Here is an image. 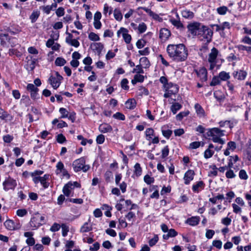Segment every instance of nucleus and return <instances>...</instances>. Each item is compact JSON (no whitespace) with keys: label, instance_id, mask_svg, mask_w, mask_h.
I'll list each match as a JSON object with an SVG mask.
<instances>
[{"label":"nucleus","instance_id":"obj_1","mask_svg":"<svg viewBox=\"0 0 251 251\" xmlns=\"http://www.w3.org/2000/svg\"><path fill=\"white\" fill-rule=\"evenodd\" d=\"M167 52L170 58L176 62H182L187 58L188 50L183 44L169 45Z\"/></svg>","mask_w":251,"mask_h":251},{"label":"nucleus","instance_id":"obj_2","mask_svg":"<svg viewBox=\"0 0 251 251\" xmlns=\"http://www.w3.org/2000/svg\"><path fill=\"white\" fill-rule=\"evenodd\" d=\"M212 34L213 32L211 29L206 26L201 25L197 35L201 40H204L209 42L211 41Z\"/></svg>","mask_w":251,"mask_h":251},{"label":"nucleus","instance_id":"obj_3","mask_svg":"<svg viewBox=\"0 0 251 251\" xmlns=\"http://www.w3.org/2000/svg\"><path fill=\"white\" fill-rule=\"evenodd\" d=\"M85 159L83 157L75 160L73 163L74 171L76 172L81 170L84 172H86L89 169V166L85 165Z\"/></svg>","mask_w":251,"mask_h":251},{"label":"nucleus","instance_id":"obj_4","mask_svg":"<svg viewBox=\"0 0 251 251\" xmlns=\"http://www.w3.org/2000/svg\"><path fill=\"white\" fill-rule=\"evenodd\" d=\"M62 79V76L59 74L58 72H55L54 74L50 75L49 81L52 87L56 89L60 86Z\"/></svg>","mask_w":251,"mask_h":251},{"label":"nucleus","instance_id":"obj_5","mask_svg":"<svg viewBox=\"0 0 251 251\" xmlns=\"http://www.w3.org/2000/svg\"><path fill=\"white\" fill-rule=\"evenodd\" d=\"M80 185L77 182L75 181L72 182L71 181L69 182L68 183L65 185L63 188V192L64 194L67 197L71 196L72 192L75 188V187H80Z\"/></svg>","mask_w":251,"mask_h":251},{"label":"nucleus","instance_id":"obj_6","mask_svg":"<svg viewBox=\"0 0 251 251\" xmlns=\"http://www.w3.org/2000/svg\"><path fill=\"white\" fill-rule=\"evenodd\" d=\"M165 88L166 91L164 97L166 98L170 97L172 95L177 93L178 90L177 86L171 82L167 84Z\"/></svg>","mask_w":251,"mask_h":251},{"label":"nucleus","instance_id":"obj_7","mask_svg":"<svg viewBox=\"0 0 251 251\" xmlns=\"http://www.w3.org/2000/svg\"><path fill=\"white\" fill-rule=\"evenodd\" d=\"M3 189L5 191L14 190L17 186L16 181L11 177L6 179L2 183Z\"/></svg>","mask_w":251,"mask_h":251},{"label":"nucleus","instance_id":"obj_8","mask_svg":"<svg viewBox=\"0 0 251 251\" xmlns=\"http://www.w3.org/2000/svg\"><path fill=\"white\" fill-rule=\"evenodd\" d=\"M4 225L6 229L9 230H14L19 229L21 228V225L17 221H14L11 220H7L4 223Z\"/></svg>","mask_w":251,"mask_h":251},{"label":"nucleus","instance_id":"obj_9","mask_svg":"<svg viewBox=\"0 0 251 251\" xmlns=\"http://www.w3.org/2000/svg\"><path fill=\"white\" fill-rule=\"evenodd\" d=\"M56 167V170L55 172L56 174L58 175L61 174L63 177H65L67 179L70 178V175L68 171L64 168V164L62 162H58Z\"/></svg>","mask_w":251,"mask_h":251},{"label":"nucleus","instance_id":"obj_10","mask_svg":"<svg viewBox=\"0 0 251 251\" xmlns=\"http://www.w3.org/2000/svg\"><path fill=\"white\" fill-rule=\"evenodd\" d=\"M201 25V24L197 22L192 23L187 25V28L192 35H198Z\"/></svg>","mask_w":251,"mask_h":251},{"label":"nucleus","instance_id":"obj_11","mask_svg":"<svg viewBox=\"0 0 251 251\" xmlns=\"http://www.w3.org/2000/svg\"><path fill=\"white\" fill-rule=\"evenodd\" d=\"M206 135L208 137H221L224 135V131L218 128H213L209 129L206 132Z\"/></svg>","mask_w":251,"mask_h":251},{"label":"nucleus","instance_id":"obj_12","mask_svg":"<svg viewBox=\"0 0 251 251\" xmlns=\"http://www.w3.org/2000/svg\"><path fill=\"white\" fill-rule=\"evenodd\" d=\"M121 33L122 34V36L126 44H129L131 41V37L130 34H128V30L124 27H121L117 31L118 37H120V35Z\"/></svg>","mask_w":251,"mask_h":251},{"label":"nucleus","instance_id":"obj_13","mask_svg":"<svg viewBox=\"0 0 251 251\" xmlns=\"http://www.w3.org/2000/svg\"><path fill=\"white\" fill-rule=\"evenodd\" d=\"M195 172L192 170H188L184 174V183L186 185H188L190 183V181H192L195 176Z\"/></svg>","mask_w":251,"mask_h":251},{"label":"nucleus","instance_id":"obj_14","mask_svg":"<svg viewBox=\"0 0 251 251\" xmlns=\"http://www.w3.org/2000/svg\"><path fill=\"white\" fill-rule=\"evenodd\" d=\"M198 76L200 78L201 82H204L207 79V70L204 68H201L196 71Z\"/></svg>","mask_w":251,"mask_h":251},{"label":"nucleus","instance_id":"obj_15","mask_svg":"<svg viewBox=\"0 0 251 251\" xmlns=\"http://www.w3.org/2000/svg\"><path fill=\"white\" fill-rule=\"evenodd\" d=\"M171 32L168 29L164 28L160 30L159 38L163 41H166L170 36Z\"/></svg>","mask_w":251,"mask_h":251},{"label":"nucleus","instance_id":"obj_16","mask_svg":"<svg viewBox=\"0 0 251 251\" xmlns=\"http://www.w3.org/2000/svg\"><path fill=\"white\" fill-rule=\"evenodd\" d=\"M91 48L100 55L103 49V45L101 43H93L90 45Z\"/></svg>","mask_w":251,"mask_h":251},{"label":"nucleus","instance_id":"obj_17","mask_svg":"<svg viewBox=\"0 0 251 251\" xmlns=\"http://www.w3.org/2000/svg\"><path fill=\"white\" fill-rule=\"evenodd\" d=\"M219 51L217 49L215 48H213L211 50L210 53L208 55V62H216V60Z\"/></svg>","mask_w":251,"mask_h":251},{"label":"nucleus","instance_id":"obj_18","mask_svg":"<svg viewBox=\"0 0 251 251\" xmlns=\"http://www.w3.org/2000/svg\"><path fill=\"white\" fill-rule=\"evenodd\" d=\"M247 75V72L242 70L234 72L233 73L234 77L238 79V80H244L246 77Z\"/></svg>","mask_w":251,"mask_h":251},{"label":"nucleus","instance_id":"obj_19","mask_svg":"<svg viewBox=\"0 0 251 251\" xmlns=\"http://www.w3.org/2000/svg\"><path fill=\"white\" fill-rule=\"evenodd\" d=\"M200 220V218L199 217H192L191 218L187 219V220L186 221V223L192 226H197L199 223Z\"/></svg>","mask_w":251,"mask_h":251},{"label":"nucleus","instance_id":"obj_20","mask_svg":"<svg viewBox=\"0 0 251 251\" xmlns=\"http://www.w3.org/2000/svg\"><path fill=\"white\" fill-rule=\"evenodd\" d=\"M99 130L102 133H107L112 131V128L111 126L107 124L103 123L99 126Z\"/></svg>","mask_w":251,"mask_h":251},{"label":"nucleus","instance_id":"obj_21","mask_svg":"<svg viewBox=\"0 0 251 251\" xmlns=\"http://www.w3.org/2000/svg\"><path fill=\"white\" fill-rule=\"evenodd\" d=\"M26 89L28 91L30 92L31 97L33 98H35L38 89L33 84H28Z\"/></svg>","mask_w":251,"mask_h":251},{"label":"nucleus","instance_id":"obj_22","mask_svg":"<svg viewBox=\"0 0 251 251\" xmlns=\"http://www.w3.org/2000/svg\"><path fill=\"white\" fill-rule=\"evenodd\" d=\"M204 187V184L203 181H200L196 184L193 185L192 190L195 192H199L201 190L203 189Z\"/></svg>","mask_w":251,"mask_h":251},{"label":"nucleus","instance_id":"obj_23","mask_svg":"<svg viewBox=\"0 0 251 251\" xmlns=\"http://www.w3.org/2000/svg\"><path fill=\"white\" fill-rule=\"evenodd\" d=\"M125 105L127 108L133 109L136 106V102L134 99H129L126 101Z\"/></svg>","mask_w":251,"mask_h":251},{"label":"nucleus","instance_id":"obj_24","mask_svg":"<svg viewBox=\"0 0 251 251\" xmlns=\"http://www.w3.org/2000/svg\"><path fill=\"white\" fill-rule=\"evenodd\" d=\"M92 230V226L88 222L85 223L81 227V232H87Z\"/></svg>","mask_w":251,"mask_h":251},{"label":"nucleus","instance_id":"obj_25","mask_svg":"<svg viewBox=\"0 0 251 251\" xmlns=\"http://www.w3.org/2000/svg\"><path fill=\"white\" fill-rule=\"evenodd\" d=\"M181 14L183 17L187 19H192L194 17V13L193 12L189 10H184L182 11Z\"/></svg>","mask_w":251,"mask_h":251},{"label":"nucleus","instance_id":"obj_26","mask_svg":"<svg viewBox=\"0 0 251 251\" xmlns=\"http://www.w3.org/2000/svg\"><path fill=\"white\" fill-rule=\"evenodd\" d=\"M218 76L221 80L222 81H226L230 78L229 74L225 71L220 72Z\"/></svg>","mask_w":251,"mask_h":251},{"label":"nucleus","instance_id":"obj_27","mask_svg":"<svg viewBox=\"0 0 251 251\" xmlns=\"http://www.w3.org/2000/svg\"><path fill=\"white\" fill-rule=\"evenodd\" d=\"M195 108L197 114L199 115V116L201 117L204 116V110L199 104L196 103L195 105Z\"/></svg>","mask_w":251,"mask_h":251},{"label":"nucleus","instance_id":"obj_28","mask_svg":"<svg viewBox=\"0 0 251 251\" xmlns=\"http://www.w3.org/2000/svg\"><path fill=\"white\" fill-rule=\"evenodd\" d=\"M182 106L178 102L174 103L171 107V110L174 114H175L177 111L181 109Z\"/></svg>","mask_w":251,"mask_h":251},{"label":"nucleus","instance_id":"obj_29","mask_svg":"<svg viewBox=\"0 0 251 251\" xmlns=\"http://www.w3.org/2000/svg\"><path fill=\"white\" fill-rule=\"evenodd\" d=\"M114 16L115 19L118 21H121L123 18L122 13L120 10L118 9H115L114 10Z\"/></svg>","mask_w":251,"mask_h":251},{"label":"nucleus","instance_id":"obj_30","mask_svg":"<svg viewBox=\"0 0 251 251\" xmlns=\"http://www.w3.org/2000/svg\"><path fill=\"white\" fill-rule=\"evenodd\" d=\"M147 139L150 140L152 139L154 134V130L152 128H148L145 131Z\"/></svg>","mask_w":251,"mask_h":251},{"label":"nucleus","instance_id":"obj_31","mask_svg":"<svg viewBox=\"0 0 251 251\" xmlns=\"http://www.w3.org/2000/svg\"><path fill=\"white\" fill-rule=\"evenodd\" d=\"M134 174L138 176H140L141 175L142 172V170L140 166V164L138 163H136L135 164V165H134Z\"/></svg>","mask_w":251,"mask_h":251},{"label":"nucleus","instance_id":"obj_32","mask_svg":"<svg viewBox=\"0 0 251 251\" xmlns=\"http://www.w3.org/2000/svg\"><path fill=\"white\" fill-rule=\"evenodd\" d=\"M48 177V176L45 175H44V176L41 177V178H40L41 179L40 182L45 188H48L49 185V183L47 181Z\"/></svg>","mask_w":251,"mask_h":251},{"label":"nucleus","instance_id":"obj_33","mask_svg":"<svg viewBox=\"0 0 251 251\" xmlns=\"http://www.w3.org/2000/svg\"><path fill=\"white\" fill-rule=\"evenodd\" d=\"M220 126L221 127H229L230 128H231L233 126V124L232 123H231L229 121H222L220 122L219 123Z\"/></svg>","mask_w":251,"mask_h":251},{"label":"nucleus","instance_id":"obj_34","mask_svg":"<svg viewBox=\"0 0 251 251\" xmlns=\"http://www.w3.org/2000/svg\"><path fill=\"white\" fill-rule=\"evenodd\" d=\"M35 61L32 59L29 60L27 61L26 65V69L29 71H32L35 68Z\"/></svg>","mask_w":251,"mask_h":251},{"label":"nucleus","instance_id":"obj_35","mask_svg":"<svg viewBox=\"0 0 251 251\" xmlns=\"http://www.w3.org/2000/svg\"><path fill=\"white\" fill-rule=\"evenodd\" d=\"M89 39L93 41H98L100 40L99 35L94 32H90L88 35Z\"/></svg>","mask_w":251,"mask_h":251},{"label":"nucleus","instance_id":"obj_36","mask_svg":"<svg viewBox=\"0 0 251 251\" xmlns=\"http://www.w3.org/2000/svg\"><path fill=\"white\" fill-rule=\"evenodd\" d=\"M66 61V60L61 57H57L55 61V64L58 66H63Z\"/></svg>","mask_w":251,"mask_h":251},{"label":"nucleus","instance_id":"obj_37","mask_svg":"<svg viewBox=\"0 0 251 251\" xmlns=\"http://www.w3.org/2000/svg\"><path fill=\"white\" fill-rule=\"evenodd\" d=\"M237 48L240 50H246L249 53H251V47L239 45L237 46Z\"/></svg>","mask_w":251,"mask_h":251},{"label":"nucleus","instance_id":"obj_38","mask_svg":"<svg viewBox=\"0 0 251 251\" xmlns=\"http://www.w3.org/2000/svg\"><path fill=\"white\" fill-rule=\"evenodd\" d=\"M227 10V7L225 6H221L217 9V11L220 15H225Z\"/></svg>","mask_w":251,"mask_h":251},{"label":"nucleus","instance_id":"obj_39","mask_svg":"<svg viewBox=\"0 0 251 251\" xmlns=\"http://www.w3.org/2000/svg\"><path fill=\"white\" fill-rule=\"evenodd\" d=\"M214 151L209 149H206L204 152V157L205 158L207 159L211 157L213 155Z\"/></svg>","mask_w":251,"mask_h":251},{"label":"nucleus","instance_id":"obj_40","mask_svg":"<svg viewBox=\"0 0 251 251\" xmlns=\"http://www.w3.org/2000/svg\"><path fill=\"white\" fill-rule=\"evenodd\" d=\"M222 242L220 240H215L212 242V245L219 250L222 249Z\"/></svg>","mask_w":251,"mask_h":251},{"label":"nucleus","instance_id":"obj_41","mask_svg":"<svg viewBox=\"0 0 251 251\" xmlns=\"http://www.w3.org/2000/svg\"><path fill=\"white\" fill-rule=\"evenodd\" d=\"M221 79L218 76H214L213 77L211 82H210V86H215L221 83Z\"/></svg>","mask_w":251,"mask_h":251},{"label":"nucleus","instance_id":"obj_42","mask_svg":"<svg viewBox=\"0 0 251 251\" xmlns=\"http://www.w3.org/2000/svg\"><path fill=\"white\" fill-rule=\"evenodd\" d=\"M170 21L172 25L176 26L177 27L180 28L182 27V24L181 23L179 20H176L174 19H171Z\"/></svg>","mask_w":251,"mask_h":251},{"label":"nucleus","instance_id":"obj_43","mask_svg":"<svg viewBox=\"0 0 251 251\" xmlns=\"http://www.w3.org/2000/svg\"><path fill=\"white\" fill-rule=\"evenodd\" d=\"M78 39L79 38H78L77 39H74L69 41V42H67V43H68L72 46L77 48L80 45L79 42L78 41Z\"/></svg>","mask_w":251,"mask_h":251},{"label":"nucleus","instance_id":"obj_44","mask_svg":"<svg viewBox=\"0 0 251 251\" xmlns=\"http://www.w3.org/2000/svg\"><path fill=\"white\" fill-rule=\"evenodd\" d=\"M239 176L240 179L243 180H247L248 178V176L244 170H241L240 171L239 173Z\"/></svg>","mask_w":251,"mask_h":251},{"label":"nucleus","instance_id":"obj_45","mask_svg":"<svg viewBox=\"0 0 251 251\" xmlns=\"http://www.w3.org/2000/svg\"><path fill=\"white\" fill-rule=\"evenodd\" d=\"M128 83V81L126 78H124L122 80L121 82V85L122 88L124 89L127 90L129 89V87L127 85V84Z\"/></svg>","mask_w":251,"mask_h":251},{"label":"nucleus","instance_id":"obj_46","mask_svg":"<svg viewBox=\"0 0 251 251\" xmlns=\"http://www.w3.org/2000/svg\"><path fill=\"white\" fill-rule=\"evenodd\" d=\"M189 113V112L188 111L180 112L176 116V119L180 121L183 119V117L187 116Z\"/></svg>","mask_w":251,"mask_h":251},{"label":"nucleus","instance_id":"obj_47","mask_svg":"<svg viewBox=\"0 0 251 251\" xmlns=\"http://www.w3.org/2000/svg\"><path fill=\"white\" fill-rule=\"evenodd\" d=\"M140 62L142 65H144L145 68L149 67L150 66L149 61L146 57L141 58L140 59Z\"/></svg>","mask_w":251,"mask_h":251},{"label":"nucleus","instance_id":"obj_48","mask_svg":"<svg viewBox=\"0 0 251 251\" xmlns=\"http://www.w3.org/2000/svg\"><path fill=\"white\" fill-rule=\"evenodd\" d=\"M169 152V149L168 146H165L161 151V156L164 158L167 157Z\"/></svg>","mask_w":251,"mask_h":251},{"label":"nucleus","instance_id":"obj_49","mask_svg":"<svg viewBox=\"0 0 251 251\" xmlns=\"http://www.w3.org/2000/svg\"><path fill=\"white\" fill-rule=\"evenodd\" d=\"M0 38L1 40V44L3 46L6 44V40H10V39L8 38V35L6 34H1L0 36Z\"/></svg>","mask_w":251,"mask_h":251},{"label":"nucleus","instance_id":"obj_50","mask_svg":"<svg viewBox=\"0 0 251 251\" xmlns=\"http://www.w3.org/2000/svg\"><path fill=\"white\" fill-rule=\"evenodd\" d=\"M144 181L148 184H151L154 182V179L153 177H151L149 175H146L144 176Z\"/></svg>","mask_w":251,"mask_h":251},{"label":"nucleus","instance_id":"obj_51","mask_svg":"<svg viewBox=\"0 0 251 251\" xmlns=\"http://www.w3.org/2000/svg\"><path fill=\"white\" fill-rule=\"evenodd\" d=\"M162 134L163 135L167 138V139H169L170 138V137L171 136V135L172 134V131L170 130V129H167V130H164V129H162Z\"/></svg>","mask_w":251,"mask_h":251},{"label":"nucleus","instance_id":"obj_52","mask_svg":"<svg viewBox=\"0 0 251 251\" xmlns=\"http://www.w3.org/2000/svg\"><path fill=\"white\" fill-rule=\"evenodd\" d=\"M62 236L65 237L69 231V227L66 224L61 225Z\"/></svg>","mask_w":251,"mask_h":251},{"label":"nucleus","instance_id":"obj_53","mask_svg":"<svg viewBox=\"0 0 251 251\" xmlns=\"http://www.w3.org/2000/svg\"><path fill=\"white\" fill-rule=\"evenodd\" d=\"M107 12L109 13V15H110L112 12V8L109 7L108 4L106 3L104 5L103 14L106 15Z\"/></svg>","mask_w":251,"mask_h":251},{"label":"nucleus","instance_id":"obj_54","mask_svg":"<svg viewBox=\"0 0 251 251\" xmlns=\"http://www.w3.org/2000/svg\"><path fill=\"white\" fill-rule=\"evenodd\" d=\"M113 117L120 120H124L125 119V115L120 112L116 113L113 115Z\"/></svg>","mask_w":251,"mask_h":251},{"label":"nucleus","instance_id":"obj_55","mask_svg":"<svg viewBox=\"0 0 251 251\" xmlns=\"http://www.w3.org/2000/svg\"><path fill=\"white\" fill-rule=\"evenodd\" d=\"M39 14L38 12H33L30 16V19L32 23H34L38 18Z\"/></svg>","mask_w":251,"mask_h":251},{"label":"nucleus","instance_id":"obj_56","mask_svg":"<svg viewBox=\"0 0 251 251\" xmlns=\"http://www.w3.org/2000/svg\"><path fill=\"white\" fill-rule=\"evenodd\" d=\"M214 143H218L222 145L225 143V141L220 138V137H213L211 139Z\"/></svg>","mask_w":251,"mask_h":251},{"label":"nucleus","instance_id":"obj_57","mask_svg":"<svg viewBox=\"0 0 251 251\" xmlns=\"http://www.w3.org/2000/svg\"><path fill=\"white\" fill-rule=\"evenodd\" d=\"M215 234V231L212 229H207L205 233V236L207 239H211Z\"/></svg>","mask_w":251,"mask_h":251},{"label":"nucleus","instance_id":"obj_58","mask_svg":"<svg viewBox=\"0 0 251 251\" xmlns=\"http://www.w3.org/2000/svg\"><path fill=\"white\" fill-rule=\"evenodd\" d=\"M147 29V26L146 24L144 23H142V24H140L138 26V30L140 33H142Z\"/></svg>","mask_w":251,"mask_h":251},{"label":"nucleus","instance_id":"obj_59","mask_svg":"<svg viewBox=\"0 0 251 251\" xmlns=\"http://www.w3.org/2000/svg\"><path fill=\"white\" fill-rule=\"evenodd\" d=\"M226 176L228 178H232L235 177L236 175L234 174L233 170L229 169L226 172Z\"/></svg>","mask_w":251,"mask_h":251},{"label":"nucleus","instance_id":"obj_60","mask_svg":"<svg viewBox=\"0 0 251 251\" xmlns=\"http://www.w3.org/2000/svg\"><path fill=\"white\" fill-rule=\"evenodd\" d=\"M59 112L61 113V114L62 115L61 118H66L68 117V112L65 108H60L59 109Z\"/></svg>","mask_w":251,"mask_h":251},{"label":"nucleus","instance_id":"obj_61","mask_svg":"<svg viewBox=\"0 0 251 251\" xmlns=\"http://www.w3.org/2000/svg\"><path fill=\"white\" fill-rule=\"evenodd\" d=\"M104 136L102 134H100L97 136L96 141L98 144H101L104 142Z\"/></svg>","mask_w":251,"mask_h":251},{"label":"nucleus","instance_id":"obj_62","mask_svg":"<svg viewBox=\"0 0 251 251\" xmlns=\"http://www.w3.org/2000/svg\"><path fill=\"white\" fill-rule=\"evenodd\" d=\"M158 237L157 235H155L153 238L150 240L149 243L150 246L152 247L154 246L158 241Z\"/></svg>","mask_w":251,"mask_h":251},{"label":"nucleus","instance_id":"obj_63","mask_svg":"<svg viewBox=\"0 0 251 251\" xmlns=\"http://www.w3.org/2000/svg\"><path fill=\"white\" fill-rule=\"evenodd\" d=\"M146 44V41L144 40H139L136 43V46L138 49L143 48Z\"/></svg>","mask_w":251,"mask_h":251},{"label":"nucleus","instance_id":"obj_64","mask_svg":"<svg viewBox=\"0 0 251 251\" xmlns=\"http://www.w3.org/2000/svg\"><path fill=\"white\" fill-rule=\"evenodd\" d=\"M60 226L56 223H54L50 228V230L52 232L57 231L59 230Z\"/></svg>","mask_w":251,"mask_h":251}]
</instances>
